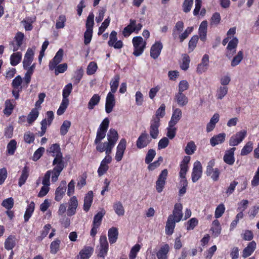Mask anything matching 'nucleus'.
<instances>
[{"label":"nucleus","instance_id":"f257e3e1","mask_svg":"<svg viewBox=\"0 0 259 259\" xmlns=\"http://www.w3.org/2000/svg\"><path fill=\"white\" fill-rule=\"evenodd\" d=\"M63 56V50L60 49L56 53L55 57L49 62V69L50 70L54 69L56 75H58L59 73H64L67 69V64L66 63L59 64L62 60Z\"/></svg>","mask_w":259,"mask_h":259},{"label":"nucleus","instance_id":"f03ea898","mask_svg":"<svg viewBox=\"0 0 259 259\" xmlns=\"http://www.w3.org/2000/svg\"><path fill=\"white\" fill-rule=\"evenodd\" d=\"M53 165H55L52 171L51 177L52 182H56L58 179L59 175L64 167V162L63 161V157L55 158L53 161Z\"/></svg>","mask_w":259,"mask_h":259},{"label":"nucleus","instance_id":"7ed1b4c3","mask_svg":"<svg viewBox=\"0 0 259 259\" xmlns=\"http://www.w3.org/2000/svg\"><path fill=\"white\" fill-rule=\"evenodd\" d=\"M134 47L133 55L138 57L142 54L146 48V42L140 36H135L132 39Z\"/></svg>","mask_w":259,"mask_h":259},{"label":"nucleus","instance_id":"20e7f679","mask_svg":"<svg viewBox=\"0 0 259 259\" xmlns=\"http://www.w3.org/2000/svg\"><path fill=\"white\" fill-rule=\"evenodd\" d=\"M143 25L141 23L136 24V20L131 19L130 24L125 27L122 31V34L125 37H128L133 32L138 33L142 29Z\"/></svg>","mask_w":259,"mask_h":259},{"label":"nucleus","instance_id":"39448f33","mask_svg":"<svg viewBox=\"0 0 259 259\" xmlns=\"http://www.w3.org/2000/svg\"><path fill=\"white\" fill-rule=\"evenodd\" d=\"M215 161L214 159H212L207 163L206 169V174L207 176L210 177L211 179L215 182L219 179L220 170L218 168H213Z\"/></svg>","mask_w":259,"mask_h":259},{"label":"nucleus","instance_id":"423d86ee","mask_svg":"<svg viewBox=\"0 0 259 259\" xmlns=\"http://www.w3.org/2000/svg\"><path fill=\"white\" fill-rule=\"evenodd\" d=\"M22 83V79L20 75L16 76L12 81L11 83V86L13 88L12 93L15 100H18L19 98V94L22 92L23 89V86L21 85Z\"/></svg>","mask_w":259,"mask_h":259},{"label":"nucleus","instance_id":"0eeeda50","mask_svg":"<svg viewBox=\"0 0 259 259\" xmlns=\"http://www.w3.org/2000/svg\"><path fill=\"white\" fill-rule=\"evenodd\" d=\"M168 176V170L164 169L161 171L158 177L156 182V190L159 193L162 192L166 183V180Z\"/></svg>","mask_w":259,"mask_h":259},{"label":"nucleus","instance_id":"6e6552de","mask_svg":"<svg viewBox=\"0 0 259 259\" xmlns=\"http://www.w3.org/2000/svg\"><path fill=\"white\" fill-rule=\"evenodd\" d=\"M109 249V245L107 237L105 235H102L100 238V247L97 256L101 258H105L107 255Z\"/></svg>","mask_w":259,"mask_h":259},{"label":"nucleus","instance_id":"1a4fd4ad","mask_svg":"<svg viewBox=\"0 0 259 259\" xmlns=\"http://www.w3.org/2000/svg\"><path fill=\"white\" fill-rule=\"evenodd\" d=\"M247 132L245 130H242L232 135L229 141V144L230 146H235L239 145L246 137Z\"/></svg>","mask_w":259,"mask_h":259},{"label":"nucleus","instance_id":"9d476101","mask_svg":"<svg viewBox=\"0 0 259 259\" xmlns=\"http://www.w3.org/2000/svg\"><path fill=\"white\" fill-rule=\"evenodd\" d=\"M202 175V166L201 162L196 161L193 164L191 174L192 181L193 183L197 182L201 178Z\"/></svg>","mask_w":259,"mask_h":259},{"label":"nucleus","instance_id":"9b49d317","mask_svg":"<svg viewBox=\"0 0 259 259\" xmlns=\"http://www.w3.org/2000/svg\"><path fill=\"white\" fill-rule=\"evenodd\" d=\"M151 140L149 138L148 134L146 131L142 132L136 141V146L138 149H141L146 147Z\"/></svg>","mask_w":259,"mask_h":259},{"label":"nucleus","instance_id":"f8f14e48","mask_svg":"<svg viewBox=\"0 0 259 259\" xmlns=\"http://www.w3.org/2000/svg\"><path fill=\"white\" fill-rule=\"evenodd\" d=\"M160 126V122L158 121V120L151 119L149 132L151 138L156 139L158 138L159 134V127Z\"/></svg>","mask_w":259,"mask_h":259},{"label":"nucleus","instance_id":"ddd939ff","mask_svg":"<svg viewBox=\"0 0 259 259\" xmlns=\"http://www.w3.org/2000/svg\"><path fill=\"white\" fill-rule=\"evenodd\" d=\"M183 205L181 203H177L174 205V208L172 211V214L169 215L168 218L179 222L183 218Z\"/></svg>","mask_w":259,"mask_h":259},{"label":"nucleus","instance_id":"4468645a","mask_svg":"<svg viewBox=\"0 0 259 259\" xmlns=\"http://www.w3.org/2000/svg\"><path fill=\"white\" fill-rule=\"evenodd\" d=\"M126 147V141L125 139L122 138L118 143L115 154V159L119 162L122 159L124 151Z\"/></svg>","mask_w":259,"mask_h":259},{"label":"nucleus","instance_id":"2eb2a0df","mask_svg":"<svg viewBox=\"0 0 259 259\" xmlns=\"http://www.w3.org/2000/svg\"><path fill=\"white\" fill-rule=\"evenodd\" d=\"M162 49V43L160 41H156L151 47L150 57L154 59H156L160 56Z\"/></svg>","mask_w":259,"mask_h":259},{"label":"nucleus","instance_id":"dca6fc26","mask_svg":"<svg viewBox=\"0 0 259 259\" xmlns=\"http://www.w3.org/2000/svg\"><path fill=\"white\" fill-rule=\"evenodd\" d=\"M66 191V182L65 181H62L55 190V200L58 202L60 201L65 195Z\"/></svg>","mask_w":259,"mask_h":259},{"label":"nucleus","instance_id":"f3484780","mask_svg":"<svg viewBox=\"0 0 259 259\" xmlns=\"http://www.w3.org/2000/svg\"><path fill=\"white\" fill-rule=\"evenodd\" d=\"M115 99L114 94L109 92L106 98L105 111L107 113H111L115 106Z\"/></svg>","mask_w":259,"mask_h":259},{"label":"nucleus","instance_id":"a211bd4d","mask_svg":"<svg viewBox=\"0 0 259 259\" xmlns=\"http://www.w3.org/2000/svg\"><path fill=\"white\" fill-rule=\"evenodd\" d=\"M238 44V39L236 37L233 38L228 42L227 47L226 56L230 58L236 52V48Z\"/></svg>","mask_w":259,"mask_h":259},{"label":"nucleus","instance_id":"6ab92c4d","mask_svg":"<svg viewBox=\"0 0 259 259\" xmlns=\"http://www.w3.org/2000/svg\"><path fill=\"white\" fill-rule=\"evenodd\" d=\"M47 153L50 154L53 157H55V158H61L63 157L60 145L57 143L51 145L47 150Z\"/></svg>","mask_w":259,"mask_h":259},{"label":"nucleus","instance_id":"aec40b11","mask_svg":"<svg viewBox=\"0 0 259 259\" xmlns=\"http://www.w3.org/2000/svg\"><path fill=\"white\" fill-rule=\"evenodd\" d=\"M93 247L84 246L79 251V254L76 256V258L78 257L79 259H89L93 254Z\"/></svg>","mask_w":259,"mask_h":259},{"label":"nucleus","instance_id":"412c9836","mask_svg":"<svg viewBox=\"0 0 259 259\" xmlns=\"http://www.w3.org/2000/svg\"><path fill=\"white\" fill-rule=\"evenodd\" d=\"M236 148L233 147L227 150L224 155L223 160L224 162L229 164L233 165L235 162L234 152Z\"/></svg>","mask_w":259,"mask_h":259},{"label":"nucleus","instance_id":"4be33fe9","mask_svg":"<svg viewBox=\"0 0 259 259\" xmlns=\"http://www.w3.org/2000/svg\"><path fill=\"white\" fill-rule=\"evenodd\" d=\"M69 207L67 211L68 216H72L76 213V209L78 206V201L76 196L71 197L69 201Z\"/></svg>","mask_w":259,"mask_h":259},{"label":"nucleus","instance_id":"5701e85b","mask_svg":"<svg viewBox=\"0 0 259 259\" xmlns=\"http://www.w3.org/2000/svg\"><path fill=\"white\" fill-rule=\"evenodd\" d=\"M93 192L92 191H89L85 195L84 198L83 210L85 212L89 211L92 205L93 201Z\"/></svg>","mask_w":259,"mask_h":259},{"label":"nucleus","instance_id":"b1692460","mask_svg":"<svg viewBox=\"0 0 259 259\" xmlns=\"http://www.w3.org/2000/svg\"><path fill=\"white\" fill-rule=\"evenodd\" d=\"M108 142L107 144L115 145L118 139V134L116 130L110 128L107 135Z\"/></svg>","mask_w":259,"mask_h":259},{"label":"nucleus","instance_id":"393cba45","mask_svg":"<svg viewBox=\"0 0 259 259\" xmlns=\"http://www.w3.org/2000/svg\"><path fill=\"white\" fill-rule=\"evenodd\" d=\"M16 236L14 235H10L5 240L4 246L7 250H12L17 244Z\"/></svg>","mask_w":259,"mask_h":259},{"label":"nucleus","instance_id":"a878e982","mask_svg":"<svg viewBox=\"0 0 259 259\" xmlns=\"http://www.w3.org/2000/svg\"><path fill=\"white\" fill-rule=\"evenodd\" d=\"M169 251V246L168 244H165L160 247L156 253L158 259H168V253Z\"/></svg>","mask_w":259,"mask_h":259},{"label":"nucleus","instance_id":"bb28decb","mask_svg":"<svg viewBox=\"0 0 259 259\" xmlns=\"http://www.w3.org/2000/svg\"><path fill=\"white\" fill-rule=\"evenodd\" d=\"M256 247V243L254 241L250 242L242 251V256L244 258L247 257L251 255Z\"/></svg>","mask_w":259,"mask_h":259},{"label":"nucleus","instance_id":"cd10ccee","mask_svg":"<svg viewBox=\"0 0 259 259\" xmlns=\"http://www.w3.org/2000/svg\"><path fill=\"white\" fill-rule=\"evenodd\" d=\"M182 111L179 108H173L172 114L170 120L168 122L170 126L176 125L182 117Z\"/></svg>","mask_w":259,"mask_h":259},{"label":"nucleus","instance_id":"c85d7f7f","mask_svg":"<svg viewBox=\"0 0 259 259\" xmlns=\"http://www.w3.org/2000/svg\"><path fill=\"white\" fill-rule=\"evenodd\" d=\"M226 138V134L225 133H221L217 135L213 136L210 139V144L212 147L223 143Z\"/></svg>","mask_w":259,"mask_h":259},{"label":"nucleus","instance_id":"c756f323","mask_svg":"<svg viewBox=\"0 0 259 259\" xmlns=\"http://www.w3.org/2000/svg\"><path fill=\"white\" fill-rule=\"evenodd\" d=\"M175 100L181 107L186 106L189 101L188 97L182 93H177L175 94Z\"/></svg>","mask_w":259,"mask_h":259},{"label":"nucleus","instance_id":"7c9ffc66","mask_svg":"<svg viewBox=\"0 0 259 259\" xmlns=\"http://www.w3.org/2000/svg\"><path fill=\"white\" fill-rule=\"evenodd\" d=\"M14 102V100L10 99H7L5 101V108L4 109L3 112L4 114L8 117L13 112V111L15 108V105L13 104Z\"/></svg>","mask_w":259,"mask_h":259},{"label":"nucleus","instance_id":"2f4dec72","mask_svg":"<svg viewBox=\"0 0 259 259\" xmlns=\"http://www.w3.org/2000/svg\"><path fill=\"white\" fill-rule=\"evenodd\" d=\"M108 236L110 243L111 244L115 243L116 242L118 238V229L114 227L110 228L108 232Z\"/></svg>","mask_w":259,"mask_h":259},{"label":"nucleus","instance_id":"473e14b6","mask_svg":"<svg viewBox=\"0 0 259 259\" xmlns=\"http://www.w3.org/2000/svg\"><path fill=\"white\" fill-rule=\"evenodd\" d=\"M207 22L206 20L203 21L199 27L198 32L200 38L202 41H205L206 39Z\"/></svg>","mask_w":259,"mask_h":259},{"label":"nucleus","instance_id":"72a5a7b5","mask_svg":"<svg viewBox=\"0 0 259 259\" xmlns=\"http://www.w3.org/2000/svg\"><path fill=\"white\" fill-rule=\"evenodd\" d=\"M176 223V221L168 217L165 226V233L167 235L170 236L173 234Z\"/></svg>","mask_w":259,"mask_h":259},{"label":"nucleus","instance_id":"f704fd0d","mask_svg":"<svg viewBox=\"0 0 259 259\" xmlns=\"http://www.w3.org/2000/svg\"><path fill=\"white\" fill-rule=\"evenodd\" d=\"M29 173V168L27 165H25L23 168L22 170L21 175L19 179L18 185L20 187H21L23 185H24L28 176Z\"/></svg>","mask_w":259,"mask_h":259},{"label":"nucleus","instance_id":"c9c22d12","mask_svg":"<svg viewBox=\"0 0 259 259\" xmlns=\"http://www.w3.org/2000/svg\"><path fill=\"white\" fill-rule=\"evenodd\" d=\"M165 114V105L164 104H162L160 106L156 111L155 114L152 116V119L155 120H158L160 122V118L164 116Z\"/></svg>","mask_w":259,"mask_h":259},{"label":"nucleus","instance_id":"e433bc0d","mask_svg":"<svg viewBox=\"0 0 259 259\" xmlns=\"http://www.w3.org/2000/svg\"><path fill=\"white\" fill-rule=\"evenodd\" d=\"M35 208V204L33 201H31L27 206L26 211L24 215V219L25 222L29 221L31 217Z\"/></svg>","mask_w":259,"mask_h":259},{"label":"nucleus","instance_id":"4c0bfd02","mask_svg":"<svg viewBox=\"0 0 259 259\" xmlns=\"http://www.w3.org/2000/svg\"><path fill=\"white\" fill-rule=\"evenodd\" d=\"M39 115V112L36 108L32 109L27 116V121L29 124H32Z\"/></svg>","mask_w":259,"mask_h":259},{"label":"nucleus","instance_id":"58836bf2","mask_svg":"<svg viewBox=\"0 0 259 259\" xmlns=\"http://www.w3.org/2000/svg\"><path fill=\"white\" fill-rule=\"evenodd\" d=\"M101 99L100 96L98 94H94L91 99L90 100L88 104V108L90 110H92L94 108L95 106L97 105L100 102Z\"/></svg>","mask_w":259,"mask_h":259},{"label":"nucleus","instance_id":"ea45409f","mask_svg":"<svg viewBox=\"0 0 259 259\" xmlns=\"http://www.w3.org/2000/svg\"><path fill=\"white\" fill-rule=\"evenodd\" d=\"M22 54L20 52H16L12 54L10 56V63L12 66H15L21 61Z\"/></svg>","mask_w":259,"mask_h":259},{"label":"nucleus","instance_id":"a19ab883","mask_svg":"<svg viewBox=\"0 0 259 259\" xmlns=\"http://www.w3.org/2000/svg\"><path fill=\"white\" fill-rule=\"evenodd\" d=\"M17 143L15 140L13 139L9 142L7 146V152L8 154L10 155L14 154L17 147Z\"/></svg>","mask_w":259,"mask_h":259},{"label":"nucleus","instance_id":"79ce46f5","mask_svg":"<svg viewBox=\"0 0 259 259\" xmlns=\"http://www.w3.org/2000/svg\"><path fill=\"white\" fill-rule=\"evenodd\" d=\"M61 240L57 238L51 243L50 244V252L52 254H56L60 249Z\"/></svg>","mask_w":259,"mask_h":259},{"label":"nucleus","instance_id":"37998d69","mask_svg":"<svg viewBox=\"0 0 259 259\" xmlns=\"http://www.w3.org/2000/svg\"><path fill=\"white\" fill-rule=\"evenodd\" d=\"M106 213V211L104 209L99 211L94 217L92 224L100 226L101 225L102 219Z\"/></svg>","mask_w":259,"mask_h":259},{"label":"nucleus","instance_id":"c03bdc74","mask_svg":"<svg viewBox=\"0 0 259 259\" xmlns=\"http://www.w3.org/2000/svg\"><path fill=\"white\" fill-rule=\"evenodd\" d=\"M237 180H239L238 182L240 184L238 188V192H241L246 189L248 185V181L246 177L244 176L239 177L237 178Z\"/></svg>","mask_w":259,"mask_h":259},{"label":"nucleus","instance_id":"a18cd8bd","mask_svg":"<svg viewBox=\"0 0 259 259\" xmlns=\"http://www.w3.org/2000/svg\"><path fill=\"white\" fill-rule=\"evenodd\" d=\"M197 147L194 142L193 141H191L187 144V145L185 149V152L188 155H192L194 153Z\"/></svg>","mask_w":259,"mask_h":259},{"label":"nucleus","instance_id":"49530a36","mask_svg":"<svg viewBox=\"0 0 259 259\" xmlns=\"http://www.w3.org/2000/svg\"><path fill=\"white\" fill-rule=\"evenodd\" d=\"M253 143L251 141H248L241 149L240 155L241 156L247 155L253 150Z\"/></svg>","mask_w":259,"mask_h":259},{"label":"nucleus","instance_id":"de8ad7c7","mask_svg":"<svg viewBox=\"0 0 259 259\" xmlns=\"http://www.w3.org/2000/svg\"><path fill=\"white\" fill-rule=\"evenodd\" d=\"M71 126V122L66 120L63 122L62 124L60 126V134L61 136H65L68 133Z\"/></svg>","mask_w":259,"mask_h":259},{"label":"nucleus","instance_id":"09e8293b","mask_svg":"<svg viewBox=\"0 0 259 259\" xmlns=\"http://www.w3.org/2000/svg\"><path fill=\"white\" fill-rule=\"evenodd\" d=\"M120 76L119 75H116L114 76V78L110 82L111 92L113 94L115 93L118 87Z\"/></svg>","mask_w":259,"mask_h":259},{"label":"nucleus","instance_id":"8fccbe9b","mask_svg":"<svg viewBox=\"0 0 259 259\" xmlns=\"http://www.w3.org/2000/svg\"><path fill=\"white\" fill-rule=\"evenodd\" d=\"M113 208L115 213L118 216H122L124 214V209L121 202H117L113 204Z\"/></svg>","mask_w":259,"mask_h":259},{"label":"nucleus","instance_id":"3c124183","mask_svg":"<svg viewBox=\"0 0 259 259\" xmlns=\"http://www.w3.org/2000/svg\"><path fill=\"white\" fill-rule=\"evenodd\" d=\"M69 100H66L64 99H62L61 103L57 111V114L58 115H62L65 111L67 109L68 105H69Z\"/></svg>","mask_w":259,"mask_h":259},{"label":"nucleus","instance_id":"603ef678","mask_svg":"<svg viewBox=\"0 0 259 259\" xmlns=\"http://www.w3.org/2000/svg\"><path fill=\"white\" fill-rule=\"evenodd\" d=\"M182 62L180 64V68L184 70H187L189 67L190 62V57L188 55L184 54L182 60Z\"/></svg>","mask_w":259,"mask_h":259},{"label":"nucleus","instance_id":"864d4df0","mask_svg":"<svg viewBox=\"0 0 259 259\" xmlns=\"http://www.w3.org/2000/svg\"><path fill=\"white\" fill-rule=\"evenodd\" d=\"M52 228L51 224H48L43 228L41 232V234L39 236L37 237V240L39 241H41L45 238L48 234L50 229Z\"/></svg>","mask_w":259,"mask_h":259},{"label":"nucleus","instance_id":"5fc2aeb1","mask_svg":"<svg viewBox=\"0 0 259 259\" xmlns=\"http://www.w3.org/2000/svg\"><path fill=\"white\" fill-rule=\"evenodd\" d=\"M94 25V15L93 13H90L85 23L86 29L93 30Z\"/></svg>","mask_w":259,"mask_h":259},{"label":"nucleus","instance_id":"6e6d98bb","mask_svg":"<svg viewBox=\"0 0 259 259\" xmlns=\"http://www.w3.org/2000/svg\"><path fill=\"white\" fill-rule=\"evenodd\" d=\"M228 88L226 86H221L217 90L216 97L218 99L222 100L227 94Z\"/></svg>","mask_w":259,"mask_h":259},{"label":"nucleus","instance_id":"4d7b16f0","mask_svg":"<svg viewBox=\"0 0 259 259\" xmlns=\"http://www.w3.org/2000/svg\"><path fill=\"white\" fill-rule=\"evenodd\" d=\"M72 90V85L71 83H69L67 85H66L63 90V99L69 100L68 97L70 95V93H71Z\"/></svg>","mask_w":259,"mask_h":259},{"label":"nucleus","instance_id":"13d9d810","mask_svg":"<svg viewBox=\"0 0 259 259\" xmlns=\"http://www.w3.org/2000/svg\"><path fill=\"white\" fill-rule=\"evenodd\" d=\"M175 125H172V126H170L168 123V126L167 127V133L166 136L169 139H173L176 135L177 132V128L175 127Z\"/></svg>","mask_w":259,"mask_h":259},{"label":"nucleus","instance_id":"bf43d9fd","mask_svg":"<svg viewBox=\"0 0 259 259\" xmlns=\"http://www.w3.org/2000/svg\"><path fill=\"white\" fill-rule=\"evenodd\" d=\"M193 2L194 0H184L182 4V10L184 12L187 13L191 11Z\"/></svg>","mask_w":259,"mask_h":259},{"label":"nucleus","instance_id":"052dcab7","mask_svg":"<svg viewBox=\"0 0 259 259\" xmlns=\"http://www.w3.org/2000/svg\"><path fill=\"white\" fill-rule=\"evenodd\" d=\"M243 59V52L240 51L238 52L237 55L235 56L233 58L231 65L234 67L238 65L241 60Z\"/></svg>","mask_w":259,"mask_h":259},{"label":"nucleus","instance_id":"680f3d73","mask_svg":"<svg viewBox=\"0 0 259 259\" xmlns=\"http://www.w3.org/2000/svg\"><path fill=\"white\" fill-rule=\"evenodd\" d=\"M198 39L199 37L197 35H194L191 37L188 44V48L190 52L193 51L196 48Z\"/></svg>","mask_w":259,"mask_h":259},{"label":"nucleus","instance_id":"e2e57ef3","mask_svg":"<svg viewBox=\"0 0 259 259\" xmlns=\"http://www.w3.org/2000/svg\"><path fill=\"white\" fill-rule=\"evenodd\" d=\"M198 224V220L196 218H191L187 223L186 229L188 231L193 230Z\"/></svg>","mask_w":259,"mask_h":259},{"label":"nucleus","instance_id":"0e129e2a","mask_svg":"<svg viewBox=\"0 0 259 259\" xmlns=\"http://www.w3.org/2000/svg\"><path fill=\"white\" fill-rule=\"evenodd\" d=\"M66 21V18L65 15H61L58 17V20H57L56 23V29H61L63 28L65 26V23Z\"/></svg>","mask_w":259,"mask_h":259},{"label":"nucleus","instance_id":"69168bd1","mask_svg":"<svg viewBox=\"0 0 259 259\" xmlns=\"http://www.w3.org/2000/svg\"><path fill=\"white\" fill-rule=\"evenodd\" d=\"M45 151L44 147L38 148L34 153L32 156V160L34 161H37L43 155Z\"/></svg>","mask_w":259,"mask_h":259},{"label":"nucleus","instance_id":"338daca9","mask_svg":"<svg viewBox=\"0 0 259 259\" xmlns=\"http://www.w3.org/2000/svg\"><path fill=\"white\" fill-rule=\"evenodd\" d=\"M141 246L139 244H136L131 249L130 254V259H135L137 256L138 252L140 251Z\"/></svg>","mask_w":259,"mask_h":259},{"label":"nucleus","instance_id":"774afa93","mask_svg":"<svg viewBox=\"0 0 259 259\" xmlns=\"http://www.w3.org/2000/svg\"><path fill=\"white\" fill-rule=\"evenodd\" d=\"M98 68L97 64L95 62H91L88 67L87 70V73L88 75L94 74Z\"/></svg>","mask_w":259,"mask_h":259}]
</instances>
